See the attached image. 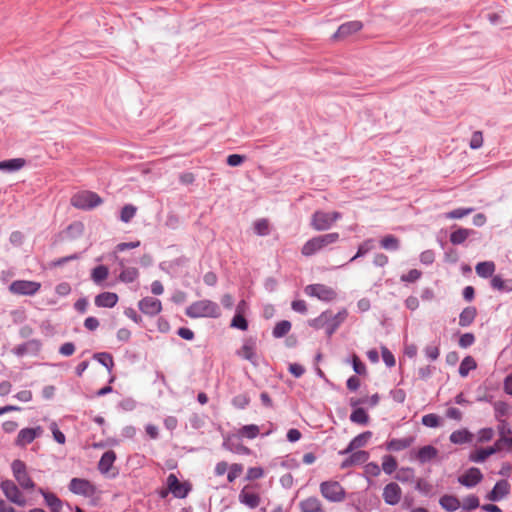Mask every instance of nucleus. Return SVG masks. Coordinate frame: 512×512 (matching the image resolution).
I'll use <instances>...</instances> for the list:
<instances>
[{
    "instance_id": "nucleus-19",
    "label": "nucleus",
    "mask_w": 512,
    "mask_h": 512,
    "mask_svg": "<svg viewBox=\"0 0 512 512\" xmlns=\"http://www.w3.org/2000/svg\"><path fill=\"white\" fill-rule=\"evenodd\" d=\"M139 310L150 317L158 315L162 310L161 301L154 297H144L138 302Z\"/></svg>"
},
{
    "instance_id": "nucleus-45",
    "label": "nucleus",
    "mask_w": 512,
    "mask_h": 512,
    "mask_svg": "<svg viewBox=\"0 0 512 512\" xmlns=\"http://www.w3.org/2000/svg\"><path fill=\"white\" fill-rule=\"evenodd\" d=\"M345 362L351 364L354 372L357 375L362 376L367 373L366 365L362 362V360L357 354H352L349 358L345 360Z\"/></svg>"
},
{
    "instance_id": "nucleus-64",
    "label": "nucleus",
    "mask_w": 512,
    "mask_h": 512,
    "mask_svg": "<svg viewBox=\"0 0 512 512\" xmlns=\"http://www.w3.org/2000/svg\"><path fill=\"white\" fill-rule=\"evenodd\" d=\"M250 403V398L246 394H239L232 398V405L238 409H245Z\"/></svg>"
},
{
    "instance_id": "nucleus-51",
    "label": "nucleus",
    "mask_w": 512,
    "mask_h": 512,
    "mask_svg": "<svg viewBox=\"0 0 512 512\" xmlns=\"http://www.w3.org/2000/svg\"><path fill=\"white\" fill-rule=\"evenodd\" d=\"M327 317H329V310L323 311L318 317L309 320V325L316 330L325 329L327 331Z\"/></svg>"
},
{
    "instance_id": "nucleus-35",
    "label": "nucleus",
    "mask_w": 512,
    "mask_h": 512,
    "mask_svg": "<svg viewBox=\"0 0 512 512\" xmlns=\"http://www.w3.org/2000/svg\"><path fill=\"white\" fill-rule=\"evenodd\" d=\"M472 439L473 434L467 428L455 430L449 436L450 442L456 445L470 443Z\"/></svg>"
},
{
    "instance_id": "nucleus-20",
    "label": "nucleus",
    "mask_w": 512,
    "mask_h": 512,
    "mask_svg": "<svg viewBox=\"0 0 512 512\" xmlns=\"http://www.w3.org/2000/svg\"><path fill=\"white\" fill-rule=\"evenodd\" d=\"M482 479L483 474L481 470L477 467H470L458 478V482L466 488H472L479 484Z\"/></svg>"
},
{
    "instance_id": "nucleus-44",
    "label": "nucleus",
    "mask_w": 512,
    "mask_h": 512,
    "mask_svg": "<svg viewBox=\"0 0 512 512\" xmlns=\"http://www.w3.org/2000/svg\"><path fill=\"white\" fill-rule=\"evenodd\" d=\"M477 368V363L472 356H466L460 363L458 373L461 377H467L469 372Z\"/></svg>"
},
{
    "instance_id": "nucleus-18",
    "label": "nucleus",
    "mask_w": 512,
    "mask_h": 512,
    "mask_svg": "<svg viewBox=\"0 0 512 512\" xmlns=\"http://www.w3.org/2000/svg\"><path fill=\"white\" fill-rule=\"evenodd\" d=\"M42 433L43 429L41 426L23 428L19 431L15 440V444L19 447H25L26 445L32 443L36 438H39Z\"/></svg>"
},
{
    "instance_id": "nucleus-32",
    "label": "nucleus",
    "mask_w": 512,
    "mask_h": 512,
    "mask_svg": "<svg viewBox=\"0 0 512 512\" xmlns=\"http://www.w3.org/2000/svg\"><path fill=\"white\" fill-rule=\"evenodd\" d=\"M26 165L24 158H11L0 161V171L6 173H13L19 171Z\"/></svg>"
},
{
    "instance_id": "nucleus-2",
    "label": "nucleus",
    "mask_w": 512,
    "mask_h": 512,
    "mask_svg": "<svg viewBox=\"0 0 512 512\" xmlns=\"http://www.w3.org/2000/svg\"><path fill=\"white\" fill-rule=\"evenodd\" d=\"M340 238L338 232L318 235L307 240L301 248V253L305 257H311L327 246L336 243Z\"/></svg>"
},
{
    "instance_id": "nucleus-57",
    "label": "nucleus",
    "mask_w": 512,
    "mask_h": 512,
    "mask_svg": "<svg viewBox=\"0 0 512 512\" xmlns=\"http://www.w3.org/2000/svg\"><path fill=\"white\" fill-rule=\"evenodd\" d=\"M474 211L473 207H459L449 211L446 217L449 219H461Z\"/></svg>"
},
{
    "instance_id": "nucleus-8",
    "label": "nucleus",
    "mask_w": 512,
    "mask_h": 512,
    "mask_svg": "<svg viewBox=\"0 0 512 512\" xmlns=\"http://www.w3.org/2000/svg\"><path fill=\"white\" fill-rule=\"evenodd\" d=\"M304 292L306 295L324 302H331L337 297L336 292L331 287L320 283L307 285Z\"/></svg>"
},
{
    "instance_id": "nucleus-37",
    "label": "nucleus",
    "mask_w": 512,
    "mask_h": 512,
    "mask_svg": "<svg viewBox=\"0 0 512 512\" xmlns=\"http://www.w3.org/2000/svg\"><path fill=\"white\" fill-rule=\"evenodd\" d=\"M439 505L447 512H454L461 507V502L456 496L445 494L440 497Z\"/></svg>"
},
{
    "instance_id": "nucleus-7",
    "label": "nucleus",
    "mask_w": 512,
    "mask_h": 512,
    "mask_svg": "<svg viewBox=\"0 0 512 512\" xmlns=\"http://www.w3.org/2000/svg\"><path fill=\"white\" fill-rule=\"evenodd\" d=\"M166 485L173 497L178 499L186 498L192 491V484L189 481L180 482L177 475L171 473L167 476Z\"/></svg>"
},
{
    "instance_id": "nucleus-14",
    "label": "nucleus",
    "mask_w": 512,
    "mask_h": 512,
    "mask_svg": "<svg viewBox=\"0 0 512 512\" xmlns=\"http://www.w3.org/2000/svg\"><path fill=\"white\" fill-rule=\"evenodd\" d=\"M42 348V342L39 339H30L24 343L15 346L12 353L17 357H24L25 355L37 356Z\"/></svg>"
},
{
    "instance_id": "nucleus-62",
    "label": "nucleus",
    "mask_w": 512,
    "mask_h": 512,
    "mask_svg": "<svg viewBox=\"0 0 512 512\" xmlns=\"http://www.w3.org/2000/svg\"><path fill=\"white\" fill-rule=\"evenodd\" d=\"M422 276V272L418 269H411L406 274L400 276V281L405 283H414Z\"/></svg>"
},
{
    "instance_id": "nucleus-13",
    "label": "nucleus",
    "mask_w": 512,
    "mask_h": 512,
    "mask_svg": "<svg viewBox=\"0 0 512 512\" xmlns=\"http://www.w3.org/2000/svg\"><path fill=\"white\" fill-rule=\"evenodd\" d=\"M222 447L234 454L250 455L251 449L242 444L239 434H230L224 437Z\"/></svg>"
},
{
    "instance_id": "nucleus-52",
    "label": "nucleus",
    "mask_w": 512,
    "mask_h": 512,
    "mask_svg": "<svg viewBox=\"0 0 512 512\" xmlns=\"http://www.w3.org/2000/svg\"><path fill=\"white\" fill-rule=\"evenodd\" d=\"M259 427L256 424L244 425L240 428L238 434L247 439H255L259 435Z\"/></svg>"
},
{
    "instance_id": "nucleus-56",
    "label": "nucleus",
    "mask_w": 512,
    "mask_h": 512,
    "mask_svg": "<svg viewBox=\"0 0 512 512\" xmlns=\"http://www.w3.org/2000/svg\"><path fill=\"white\" fill-rule=\"evenodd\" d=\"M461 507L463 510H467V511L477 509L478 507H480V501H479L478 496H476L474 494H470V495L466 496L463 499V503L461 504Z\"/></svg>"
},
{
    "instance_id": "nucleus-34",
    "label": "nucleus",
    "mask_w": 512,
    "mask_h": 512,
    "mask_svg": "<svg viewBox=\"0 0 512 512\" xmlns=\"http://www.w3.org/2000/svg\"><path fill=\"white\" fill-rule=\"evenodd\" d=\"M493 290L509 293L512 292V278L503 279L501 275H494L490 281Z\"/></svg>"
},
{
    "instance_id": "nucleus-5",
    "label": "nucleus",
    "mask_w": 512,
    "mask_h": 512,
    "mask_svg": "<svg viewBox=\"0 0 512 512\" xmlns=\"http://www.w3.org/2000/svg\"><path fill=\"white\" fill-rule=\"evenodd\" d=\"M322 496L330 502H341L346 495L345 489L337 481H324L320 484Z\"/></svg>"
},
{
    "instance_id": "nucleus-46",
    "label": "nucleus",
    "mask_w": 512,
    "mask_h": 512,
    "mask_svg": "<svg viewBox=\"0 0 512 512\" xmlns=\"http://www.w3.org/2000/svg\"><path fill=\"white\" fill-rule=\"evenodd\" d=\"M350 421L359 425H367L369 422V415L364 408H355L350 414Z\"/></svg>"
},
{
    "instance_id": "nucleus-16",
    "label": "nucleus",
    "mask_w": 512,
    "mask_h": 512,
    "mask_svg": "<svg viewBox=\"0 0 512 512\" xmlns=\"http://www.w3.org/2000/svg\"><path fill=\"white\" fill-rule=\"evenodd\" d=\"M500 441H496L492 446L477 448L469 454V461L474 463H483L487 458L501 450Z\"/></svg>"
},
{
    "instance_id": "nucleus-48",
    "label": "nucleus",
    "mask_w": 512,
    "mask_h": 512,
    "mask_svg": "<svg viewBox=\"0 0 512 512\" xmlns=\"http://www.w3.org/2000/svg\"><path fill=\"white\" fill-rule=\"evenodd\" d=\"M271 465H280L282 468L289 470L297 469L300 466L299 462L295 458L290 457L289 455L285 456L284 458H275Z\"/></svg>"
},
{
    "instance_id": "nucleus-41",
    "label": "nucleus",
    "mask_w": 512,
    "mask_h": 512,
    "mask_svg": "<svg viewBox=\"0 0 512 512\" xmlns=\"http://www.w3.org/2000/svg\"><path fill=\"white\" fill-rule=\"evenodd\" d=\"M292 328V324L288 320H281L276 323L272 330V336L275 339H280L286 336Z\"/></svg>"
},
{
    "instance_id": "nucleus-24",
    "label": "nucleus",
    "mask_w": 512,
    "mask_h": 512,
    "mask_svg": "<svg viewBox=\"0 0 512 512\" xmlns=\"http://www.w3.org/2000/svg\"><path fill=\"white\" fill-rule=\"evenodd\" d=\"M373 433L369 430L364 431L354 438L351 439L347 447L341 451H339V455H346L351 453L352 451L364 447L367 442L372 438Z\"/></svg>"
},
{
    "instance_id": "nucleus-36",
    "label": "nucleus",
    "mask_w": 512,
    "mask_h": 512,
    "mask_svg": "<svg viewBox=\"0 0 512 512\" xmlns=\"http://www.w3.org/2000/svg\"><path fill=\"white\" fill-rule=\"evenodd\" d=\"M496 266L493 261H482L476 264V274L484 279L491 278L494 276Z\"/></svg>"
},
{
    "instance_id": "nucleus-27",
    "label": "nucleus",
    "mask_w": 512,
    "mask_h": 512,
    "mask_svg": "<svg viewBox=\"0 0 512 512\" xmlns=\"http://www.w3.org/2000/svg\"><path fill=\"white\" fill-rule=\"evenodd\" d=\"M246 306L245 300H241L237 307L235 314L231 320L230 327L241 331H246L249 327L247 318L243 314V309Z\"/></svg>"
},
{
    "instance_id": "nucleus-21",
    "label": "nucleus",
    "mask_w": 512,
    "mask_h": 512,
    "mask_svg": "<svg viewBox=\"0 0 512 512\" xmlns=\"http://www.w3.org/2000/svg\"><path fill=\"white\" fill-rule=\"evenodd\" d=\"M346 457L340 464L341 469H347L354 465H361L368 461L370 454L365 450H354L351 453L347 454Z\"/></svg>"
},
{
    "instance_id": "nucleus-11",
    "label": "nucleus",
    "mask_w": 512,
    "mask_h": 512,
    "mask_svg": "<svg viewBox=\"0 0 512 512\" xmlns=\"http://www.w3.org/2000/svg\"><path fill=\"white\" fill-rule=\"evenodd\" d=\"M0 488L10 502L18 506H24L26 504V499L12 480H3L0 484Z\"/></svg>"
},
{
    "instance_id": "nucleus-58",
    "label": "nucleus",
    "mask_w": 512,
    "mask_h": 512,
    "mask_svg": "<svg viewBox=\"0 0 512 512\" xmlns=\"http://www.w3.org/2000/svg\"><path fill=\"white\" fill-rule=\"evenodd\" d=\"M423 352L427 359L435 361L440 355L439 342L425 346Z\"/></svg>"
},
{
    "instance_id": "nucleus-38",
    "label": "nucleus",
    "mask_w": 512,
    "mask_h": 512,
    "mask_svg": "<svg viewBox=\"0 0 512 512\" xmlns=\"http://www.w3.org/2000/svg\"><path fill=\"white\" fill-rule=\"evenodd\" d=\"M477 316V309L474 306L465 307L459 314V325L461 327L470 326Z\"/></svg>"
},
{
    "instance_id": "nucleus-63",
    "label": "nucleus",
    "mask_w": 512,
    "mask_h": 512,
    "mask_svg": "<svg viewBox=\"0 0 512 512\" xmlns=\"http://www.w3.org/2000/svg\"><path fill=\"white\" fill-rule=\"evenodd\" d=\"M51 432H52V435H53V439L58 443V444H65L66 442V436L65 434L59 429L58 425L56 422H51L50 426H49Z\"/></svg>"
},
{
    "instance_id": "nucleus-1",
    "label": "nucleus",
    "mask_w": 512,
    "mask_h": 512,
    "mask_svg": "<svg viewBox=\"0 0 512 512\" xmlns=\"http://www.w3.org/2000/svg\"><path fill=\"white\" fill-rule=\"evenodd\" d=\"M185 314L193 319L218 318L221 315V311L216 302L204 299L195 301L189 305L185 310Z\"/></svg>"
},
{
    "instance_id": "nucleus-31",
    "label": "nucleus",
    "mask_w": 512,
    "mask_h": 512,
    "mask_svg": "<svg viewBox=\"0 0 512 512\" xmlns=\"http://www.w3.org/2000/svg\"><path fill=\"white\" fill-rule=\"evenodd\" d=\"M38 492L43 496L45 504L51 509V512H59L61 510L63 503L56 494L43 488H39Z\"/></svg>"
},
{
    "instance_id": "nucleus-25",
    "label": "nucleus",
    "mask_w": 512,
    "mask_h": 512,
    "mask_svg": "<svg viewBox=\"0 0 512 512\" xmlns=\"http://www.w3.org/2000/svg\"><path fill=\"white\" fill-rule=\"evenodd\" d=\"M348 316V312L345 308L340 310L337 314H332L329 310V317H327V331L326 335L331 337L336 330L341 326Z\"/></svg>"
},
{
    "instance_id": "nucleus-6",
    "label": "nucleus",
    "mask_w": 512,
    "mask_h": 512,
    "mask_svg": "<svg viewBox=\"0 0 512 512\" xmlns=\"http://www.w3.org/2000/svg\"><path fill=\"white\" fill-rule=\"evenodd\" d=\"M11 470L14 478L23 489H33L35 487L34 481L27 473L26 464L22 460L15 459L11 463Z\"/></svg>"
},
{
    "instance_id": "nucleus-40",
    "label": "nucleus",
    "mask_w": 512,
    "mask_h": 512,
    "mask_svg": "<svg viewBox=\"0 0 512 512\" xmlns=\"http://www.w3.org/2000/svg\"><path fill=\"white\" fill-rule=\"evenodd\" d=\"M374 248L375 240L372 238L366 239L358 246L356 254L348 261V263H352L356 259L364 257L368 252H370Z\"/></svg>"
},
{
    "instance_id": "nucleus-53",
    "label": "nucleus",
    "mask_w": 512,
    "mask_h": 512,
    "mask_svg": "<svg viewBox=\"0 0 512 512\" xmlns=\"http://www.w3.org/2000/svg\"><path fill=\"white\" fill-rule=\"evenodd\" d=\"M136 212H137L136 206H134L132 204H126L124 207H122V209L120 211L119 219L123 223H129L136 215Z\"/></svg>"
},
{
    "instance_id": "nucleus-50",
    "label": "nucleus",
    "mask_w": 512,
    "mask_h": 512,
    "mask_svg": "<svg viewBox=\"0 0 512 512\" xmlns=\"http://www.w3.org/2000/svg\"><path fill=\"white\" fill-rule=\"evenodd\" d=\"M84 232V224L81 221H74L66 228V233L71 239L80 237Z\"/></svg>"
},
{
    "instance_id": "nucleus-49",
    "label": "nucleus",
    "mask_w": 512,
    "mask_h": 512,
    "mask_svg": "<svg viewBox=\"0 0 512 512\" xmlns=\"http://www.w3.org/2000/svg\"><path fill=\"white\" fill-rule=\"evenodd\" d=\"M139 276V272L136 268L134 267H128V268H124L122 269V271L120 272L119 274V281L123 282V283H132L134 282Z\"/></svg>"
},
{
    "instance_id": "nucleus-60",
    "label": "nucleus",
    "mask_w": 512,
    "mask_h": 512,
    "mask_svg": "<svg viewBox=\"0 0 512 512\" xmlns=\"http://www.w3.org/2000/svg\"><path fill=\"white\" fill-rule=\"evenodd\" d=\"M493 406L497 421L503 420L502 417L508 414L509 405L504 401H497Z\"/></svg>"
},
{
    "instance_id": "nucleus-26",
    "label": "nucleus",
    "mask_w": 512,
    "mask_h": 512,
    "mask_svg": "<svg viewBox=\"0 0 512 512\" xmlns=\"http://www.w3.org/2000/svg\"><path fill=\"white\" fill-rule=\"evenodd\" d=\"M363 28V23L358 20L348 21L341 24L337 31L333 34L332 39L344 38L352 35Z\"/></svg>"
},
{
    "instance_id": "nucleus-23",
    "label": "nucleus",
    "mask_w": 512,
    "mask_h": 512,
    "mask_svg": "<svg viewBox=\"0 0 512 512\" xmlns=\"http://www.w3.org/2000/svg\"><path fill=\"white\" fill-rule=\"evenodd\" d=\"M438 455V449L433 445H425L417 451L411 452L410 459H416L420 464L430 462Z\"/></svg>"
},
{
    "instance_id": "nucleus-30",
    "label": "nucleus",
    "mask_w": 512,
    "mask_h": 512,
    "mask_svg": "<svg viewBox=\"0 0 512 512\" xmlns=\"http://www.w3.org/2000/svg\"><path fill=\"white\" fill-rule=\"evenodd\" d=\"M414 440L415 438L412 436L405 438H393L386 442V449L392 452H399L409 448L413 444Z\"/></svg>"
},
{
    "instance_id": "nucleus-15",
    "label": "nucleus",
    "mask_w": 512,
    "mask_h": 512,
    "mask_svg": "<svg viewBox=\"0 0 512 512\" xmlns=\"http://www.w3.org/2000/svg\"><path fill=\"white\" fill-rule=\"evenodd\" d=\"M511 485L507 479L498 480L485 498L491 502H499L510 494Z\"/></svg>"
},
{
    "instance_id": "nucleus-39",
    "label": "nucleus",
    "mask_w": 512,
    "mask_h": 512,
    "mask_svg": "<svg viewBox=\"0 0 512 512\" xmlns=\"http://www.w3.org/2000/svg\"><path fill=\"white\" fill-rule=\"evenodd\" d=\"M300 509L302 512H321V502L316 497H309L300 502Z\"/></svg>"
},
{
    "instance_id": "nucleus-33",
    "label": "nucleus",
    "mask_w": 512,
    "mask_h": 512,
    "mask_svg": "<svg viewBox=\"0 0 512 512\" xmlns=\"http://www.w3.org/2000/svg\"><path fill=\"white\" fill-rule=\"evenodd\" d=\"M116 453L113 450H108L104 452L98 462V470L101 474H106L112 468L114 462L116 461Z\"/></svg>"
},
{
    "instance_id": "nucleus-3",
    "label": "nucleus",
    "mask_w": 512,
    "mask_h": 512,
    "mask_svg": "<svg viewBox=\"0 0 512 512\" xmlns=\"http://www.w3.org/2000/svg\"><path fill=\"white\" fill-rule=\"evenodd\" d=\"M342 214L340 212H325L322 210L315 211L311 216L310 225L315 231H326L329 230L333 224L341 219Z\"/></svg>"
},
{
    "instance_id": "nucleus-17",
    "label": "nucleus",
    "mask_w": 512,
    "mask_h": 512,
    "mask_svg": "<svg viewBox=\"0 0 512 512\" xmlns=\"http://www.w3.org/2000/svg\"><path fill=\"white\" fill-rule=\"evenodd\" d=\"M452 228H454V230L450 233L449 236V240L452 245H461L469 237L477 239L479 235V232L474 229L464 228L457 225H454Z\"/></svg>"
},
{
    "instance_id": "nucleus-9",
    "label": "nucleus",
    "mask_w": 512,
    "mask_h": 512,
    "mask_svg": "<svg viewBox=\"0 0 512 512\" xmlns=\"http://www.w3.org/2000/svg\"><path fill=\"white\" fill-rule=\"evenodd\" d=\"M257 342L256 338L250 337L244 340L243 345L236 351V355L249 361L254 367L260 365L259 357L256 353Z\"/></svg>"
},
{
    "instance_id": "nucleus-12",
    "label": "nucleus",
    "mask_w": 512,
    "mask_h": 512,
    "mask_svg": "<svg viewBox=\"0 0 512 512\" xmlns=\"http://www.w3.org/2000/svg\"><path fill=\"white\" fill-rule=\"evenodd\" d=\"M69 491L75 495L91 497L96 492V487L85 478H72L68 485Z\"/></svg>"
},
{
    "instance_id": "nucleus-59",
    "label": "nucleus",
    "mask_w": 512,
    "mask_h": 512,
    "mask_svg": "<svg viewBox=\"0 0 512 512\" xmlns=\"http://www.w3.org/2000/svg\"><path fill=\"white\" fill-rule=\"evenodd\" d=\"M440 421V417L434 413L426 414L421 419L422 425L428 428H437L438 426H440Z\"/></svg>"
},
{
    "instance_id": "nucleus-29",
    "label": "nucleus",
    "mask_w": 512,
    "mask_h": 512,
    "mask_svg": "<svg viewBox=\"0 0 512 512\" xmlns=\"http://www.w3.org/2000/svg\"><path fill=\"white\" fill-rule=\"evenodd\" d=\"M239 502L249 509H255L260 504V496L255 492H248L247 487H244L238 496Z\"/></svg>"
},
{
    "instance_id": "nucleus-22",
    "label": "nucleus",
    "mask_w": 512,
    "mask_h": 512,
    "mask_svg": "<svg viewBox=\"0 0 512 512\" xmlns=\"http://www.w3.org/2000/svg\"><path fill=\"white\" fill-rule=\"evenodd\" d=\"M382 496L386 504L394 506L400 502L402 490L396 482H390L384 487Z\"/></svg>"
},
{
    "instance_id": "nucleus-47",
    "label": "nucleus",
    "mask_w": 512,
    "mask_h": 512,
    "mask_svg": "<svg viewBox=\"0 0 512 512\" xmlns=\"http://www.w3.org/2000/svg\"><path fill=\"white\" fill-rule=\"evenodd\" d=\"M109 275V269L105 265H98L92 269L91 279L95 284H101Z\"/></svg>"
},
{
    "instance_id": "nucleus-55",
    "label": "nucleus",
    "mask_w": 512,
    "mask_h": 512,
    "mask_svg": "<svg viewBox=\"0 0 512 512\" xmlns=\"http://www.w3.org/2000/svg\"><path fill=\"white\" fill-rule=\"evenodd\" d=\"M254 233L258 236H267L270 233L269 222L267 219L262 218L254 223Z\"/></svg>"
},
{
    "instance_id": "nucleus-61",
    "label": "nucleus",
    "mask_w": 512,
    "mask_h": 512,
    "mask_svg": "<svg viewBox=\"0 0 512 512\" xmlns=\"http://www.w3.org/2000/svg\"><path fill=\"white\" fill-rule=\"evenodd\" d=\"M382 360L388 368L394 367L396 364L393 353L384 345L381 346Z\"/></svg>"
},
{
    "instance_id": "nucleus-10",
    "label": "nucleus",
    "mask_w": 512,
    "mask_h": 512,
    "mask_svg": "<svg viewBox=\"0 0 512 512\" xmlns=\"http://www.w3.org/2000/svg\"><path fill=\"white\" fill-rule=\"evenodd\" d=\"M41 288V284L36 281L15 280L9 285V291L16 295L33 296Z\"/></svg>"
},
{
    "instance_id": "nucleus-28",
    "label": "nucleus",
    "mask_w": 512,
    "mask_h": 512,
    "mask_svg": "<svg viewBox=\"0 0 512 512\" xmlns=\"http://www.w3.org/2000/svg\"><path fill=\"white\" fill-rule=\"evenodd\" d=\"M119 297L114 292H102L95 297V305L99 308H113L118 303Z\"/></svg>"
},
{
    "instance_id": "nucleus-43",
    "label": "nucleus",
    "mask_w": 512,
    "mask_h": 512,
    "mask_svg": "<svg viewBox=\"0 0 512 512\" xmlns=\"http://www.w3.org/2000/svg\"><path fill=\"white\" fill-rule=\"evenodd\" d=\"M93 359L105 367L109 373L112 371L114 367V360L113 356L109 352L94 353Z\"/></svg>"
},
{
    "instance_id": "nucleus-54",
    "label": "nucleus",
    "mask_w": 512,
    "mask_h": 512,
    "mask_svg": "<svg viewBox=\"0 0 512 512\" xmlns=\"http://www.w3.org/2000/svg\"><path fill=\"white\" fill-rule=\"evenodd\" d=\"M397 469V460L392 455H385L382 458V470L391 475Z\"/></svg>"
},
{
    "instance_id": "nucleus-4",
    "label": "nucleus",
    "mask_w": 512,
    "mask_h": 512,
    "mask_svg": "<svg viewBox=\"0 0 512 512\" xmlns=\"http://www.w3.org/2000/svg\"><path fill=\"white\" fill-rule=\"evenodd\" d=\"M103 203V199L93 191H81L71 198V205L77 209L89 211Z\"/></svg>"
},
{
    "instance_id": "nucleus-42",
    "label": "nucleus",
    "mask_w": 512,
    "mask_h": 512,
    "mask_svg": "<svg viewBox=\"0 0 512 512\" xmlns=\"http://www.w3.org/2000/svg\"><path fill=\"white\" fill-rule=\"evenodd\" d=\"M380 246L390 252H394L400 249V240L392 234L384 236L380 240Z\"/></svg>"
}]
</instances>
